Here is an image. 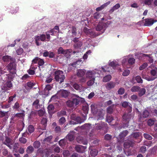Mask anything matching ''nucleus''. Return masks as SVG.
Here are the masks:
<instances>
[{
    "label": "nucleus",
    "instance_id": "1",
    "mask_svg": "<svg viewBox=\"0 0 157 157\" xmlns=\"http://www.w3.org/2000/svg\"><path fill=\"white\" fill-rule=\"evenodd\" d=\"M81 98L75 94H73L71 99L66 102V104L69 107H74L79 104Z\"/></svg>",
    "mask_w": 157,
    "mask_h": 157
},
{
    "label": "nucleus",
    "instance_id": "2",
    "mask_svg": "<svg viewBox=\"0 0 157 157\" xmlns=\"http://www.w3.org/2000/svg\"><path fill=\"white\" fill-rule=\"evenodd\" d=\"M55 79L57 82L61 83L64 81L65 76L63 72L60 70H58L55 72Z\"/></svg>",
    "mask_w": 157,
    "mask_h": 157
},
{
    "label": "nucleus",
    "instance_id": "3",
    "mask_svg": "<svg viewBox=\"0 0 157 157\" xmlns=\"http://www.w3.org/2000/svg\"><path fill=\"white\" fill-rule=\"evenodd\" d=\"M8 70L10 71V73L12 74L16 73V64L15 61L11 62L7 66Z\"/></svg>",
    "mask_w": 157,
    "mask_h": 157
},
{
    "label": "nucleus",
    "instance_id": "4",
    "mask_svg": "<svg viewBox=\"0 0 157 157\" xmlns=\"http://www.w3.org/2000/svg\"><path fill=\"white\" fill-rule=\"evenodd\" d=\"M3 143L8 147L10 149H12L11 145H12L13 143L12 141V140L8 137L6 136L5 137V140Z\"/></svg>",
    "mask_w": 157,
    "mask_h": 157
},
{
    "label": "nucleus",
    "instance_id": "5",
    "mask_svg": "<svg viewBox=\"0 0 157 157\" xmlns=\"http://www.w3.org/2000/svg\"><path fill=\"white\" fill-rule=\"evenodd\" d=\"M151 76H150V79L149 80L153 81L157 78V68L152 70L150 72Z\"/></svg>",
    "mask_w": 157,
    "mask_h": 157
},
{
    "label": "nucleus",
    "instance_id": "6",
    "mask_svg": "<svg viewBox=\"0 0 157 157\" xmlns=\"http://www.w3.org/2000/svg\"><path fill=\"white\" fill-rule=\"evenodd\" d=\"M73 51L71 49H69L64 50L62 47L59 48L58 50V54H66L68 53H71Z\"/></svg>",
    "mask_w": 157,
    "mask_h": 157
},
{
    "label": "nucleus",
    "instance_id": "7",
    "mask_svg": "<svg viewBox=\"0 0 157 157\" xmlns=\"http://www.w3.org/2000/svg\"><path fill=\"white\" fill-rule=\"evenodd\" d=\"M122 122L123 125V128L128 127V114L125 113L122 117Z\"/></svg>",
    "mask_w": 157,
    "mask_h": 157
},
{
    "label": "nucleus",
    "instance_id": "8",
    "mask_svg": "<svg viewBox=\"0 0 157 157\" xmlns=\"http://www.w3.org/2000/svg\"><path fill=\"white\" fill-rule=\"evenodd\" d=\"M12 86V84L11 81H8L2 88V90L5 91H7L11 89Z\"/></svg>",
    "mask_w": 157,
    "mask_h": 157
},
{
    "label": "nucleus",
    "instance_id": "9",
    "mask_svg": "<svg viewBox=\"0 0 157 157\" xmlns=\"http://www.w3.org/2000/svg\"><path fill=\"white\" fill-rule=\"evenodd\" d=\"M144 25L150 26L154 23V20L151 18H147L144 20Z\"/></svg>",
    "mask_w": 157,
    "mask_h": 157
},
{
    "label": "nucleus",
    "instance_id": "10",
    "mask_svg": "<svg viewBox=\"0 0 157 157\" xmlns=\"http://www.w3.org/2000/svg\"><path fill=\"white\" fill-rule=\"evenodd\" d=\"M84 31L87 35L91 37H94L96 36L95 33L93 31L92 29H88L87 28H84Z\"/></svg>",
    "mask_w": 157,
    "mask_h": 157
},
{
    "label": "nucleus",
    "instance_id": "11",
    "mask_svg": "<svg viewBox=\"0 0 157 157\" xmlns=\"http://www.w3.org/2000/svg\"><path fill=\"white\" fill-rule=\"evenodd\" d=\"M86 148V146H83L81 145H77L75 147V149L76 151L81 153L84 152Z\"/></svg>",
    "mask_w": 157,
    "mask_h": 157
},
{
    "label": "nucleus",
    "instance_id": "12",
    "mask_svg": "<svg viewBox=\"0 0 157 157\" xmlns=\"http://www.w3.org/2000/svg\"><path fill=\"white\" fill-rule=\"evenodd\" d=\"M24 117L22 116L21 114L18 113L14 114L13 115L11 118V120L13 121H16L19 119L23 118Z\"/></svg>",
    "mask_w": 157,
    "mask_h": 157
},
{
    "label": "nucleus",
    "instance_id": "13",
    "mask_svg": "<svg viewBox=\"0 0 157 157\" xmlns=\"http://www.w3.org/2000/svg\"><path fill=\"white\" fill-rule=\"evenodd\" d=\"M9 111L5 112L4 111H0V117L2 118L4 117L3 120L6 121L7 120L9 117L8 113Z\"/></svg>",
    "mask_w": 157,
    "mask_h": 157
},
{
    "label": "nucleus",
    "instance_id": "14",
    "mask_svg": "<svg viewBox=\"0 0 157 157\" xmlns=\"http://www.w3.org/2000/svg\"><path fill=\"white\" fill-rule=\"evenodd\" d=\"M86 115H84V120H83V119H81L80 117H77L76 120H75V121H71V123L73 124H76L78 123H81L82 122H84V121L86 120Z\"/></svg>",
    "mask_w": 157,
    "mask_h": 157
},
{
    "label": "nucleus",
    "instance_id": "15",
    "mask_svg": "<svg viewBox=\"0 0 157 157\" xmlns=\"http://www.w3.org/2000/svg\"><path fill=\"white\" fill-rule=\"evenodd\" d=\"M127 134L128 131L127 130L121 132L119 135L120 140L119 141L120 142H123L124 140V137L127 136Z\"/></svg>",
    "mask_w": 157,
    "mask_h": 157
},
{
    "label": "nucleus",
    "instance_id": "16",
    "mask_svg": "<svg viewBox=\"0 0 157 157\" xmlns=\"http://www.w3.org/2000/svg\"><path fill=\"white\" fill-rule=\"evenodd\" d=\"M77 141L80 144H82L86 145L88 143V141L86 139H84L82 136H79L77 138Z\"/></svg>",
    "mask_w": 157,
    "mask_h": 157
},
{
    "label": "nucleus",
    "instance_id": "17",
    "mask_svg": "<svg viewBox=\"0 0 157 157\" xmlns=\"http://www.w3.org/2000/svg\"><path fill=\"white\" fill-rule=\"evenodd\" d=\"M2 59L4 62H13L15 61V59L10 56H5L3 57Z\"/></svg>",
    "mask_w": 157,
    "mask_h": 157
},
{
    "label": "nucleus",
    "instance_id": "18",
    "mask_svg": "<svg viewBox=\"0 0 157 157\" xmlns=\"http://www.w3.org/2000/svg\"><path fill=\"white\" fill-rule=\"evenodd\" d=\"M86 75L87 77L89 79H95V74L92 71H88L86 73Z\"/></svg>",
    "mask_w": 157,
    "mask_h": 157
},
{
    "label": "nucleus",
    "instance_id": "19",
    "mask_svg": "<svg viewBox=\"0 0 157 157\" xmlns=\"http://www.w3.org/2000/svg\"><path fill=\"white\" fill-rule=\"evenodd\" d=\"M115 85L116 83L115 82H110L106 84L105 87L107 89L110 90L114 88Z\"/></svg>",
    "mask_w": 157,
    "mask_h": 157
},
{
    "label": "nucleus",
    "instance_id": "20",
    "mask_svg": "<svg viewBox=\"0 0 157 157\" xmlns=\"http://www.w3.org/2000/svg\"><path fill=\"white\" fill-rule=\"evenodd\" d=\"M91 124L89 123H86L80 127L82 129H85L87 131L89 130L91 128Z\"/></svg>",
    "mask_w": 157,
    "mask_h": 157
},
{
    "label": "nucleus",
    "instance_id": "21",
    "mask_svg": "<svg viewBox=\"0 0 157 157\" xmlns=\"http://www.w3.org/2000/svg\"><path fill=\"white\" fill-rule=\"evenodd\" d=\"M61 96L63 98L67 97L70 94V92L66 90H63L59 92Z\"/></svg>",
    "mask_w": 157,
    "mask_h": 157
},
{
    "label": "nucleus",
    "instance_id": "22",
    "mask_svg": "<svg viewBox=\"0 0 157 157\" xmlns=\"http://www.w3.org/2000/svg\"><path fill=\"white\" fill-rule=\"evenodd\" d=\"M77 71V75L79 77L83 76L85 75L86 72L85 70L82 69H78Z\"/></svg>",
    "mask_w": 157,
    "mask_h": 157
},
{
    "label": "nucleus",
    "instance_id": "23",
    "mask_svg": "<svg viewBox=\"0 0 157 157\" xmlns=\"http://www.w3.org/2000/svg\"><path fill=\"white\" fill-rule=\"evenodd\" d=\"M107 124L104 122H101V124H98L96 126V128L98 129L101 130L104 128L106 127Z\"/></svg>",
    "mask_w": 157,
    "mask_h": 157
},
{
    "label": "nucleus",
    "instance_id": "24",
    "mask_svg": "<svg viewBox=\"0 0 157 157\" xmlns=\"http://www.w3.org/2000/svg\"><path fill=\"white\" fill-rule=\"evenodd\" d=\"M48 150L46 149H39L37 151V153H40L41 155L43 156L44 154H45L46 155H47L48 154Z\"/></svg>",
    "mask_w": 157,
    "mask_h": 157
},
{
    "label": "nucleus",
    "instance_id": "25",
    "mask_svg": "<svg viewBox=\"0 0 157 157\" xmlns=\"http://www.w3.org/2000/svg\"><path fill=\"white\" fill-rule=\"evenodd\" d=\"M47 121L48 120L46 116H44V117L42 118V119L41 120V124L44 126V128L47 125Z\"/></svg>",
    "mask_w": 157,
    "mask_h": 157
},
{
    "label": "nucleus",
    "instance_id": "26",
    "mask_svg": "<svg viewBox=\"0 0 157 157\" xmlns=\"http://www.w3.org/2000/svg\"><path fill=\"white\" fill-rule=\"evenodd\" d=\"M96 31H102V33L103 32V28L101 23L98 24L95 27Z\"/></svg>",
    "mask_w": 157,
    "mask_h": 157
},
{
    "label": "nucleus",
    "instance_id": "27",
    "mask_svg": "<svg viewBox=\"0 0 157 157\" xmlns=\"http://www.w3.org/2000/svg\"><path fill=\"white\" fill-rule=\"evenodd\" d=\"M110 23L111 22L109 21H107L106 22L101 23L103 28V32L102 33H104V32L106 29L109 26Z\"/></svg>",
    "mask_w": 157,
    "mask_h": 157
},
{
    "label": "nucleus",
    "instance_id": "28",
    "mask_svg": "<svg viewBox=\"0 0 157 157\" xmlns=\"http://www.w3.org/2000/svg\"><path fill=\"white\" fill-rule=\"evenodd\" d=\"M66 138L69 141H71L75 139V136L74 134H68L66 136Z\"/></svg>",
    "mask_w": 157,
    "mask_h": 157
},
{
    "label": "nucleus",
    "instance_id": "29",
    "mask_svg": "<svg viewBox=\"0 0 157 157\" xmlns=\"http://www.w3.org/2000/svg\"><path fill=\"white\" fill-rule=\"evenodd\" d=\"M122 65L123 67L125 68H128V58L126 57L122 60Z\"/></svg>",
    "mask_w": 157,
    "mask_h": 157
},
{
    "label": "nucleus",
    "instance_id": "30",
    "mask_svg": "<svg viewBox=\"0 0 157 157\" xmlns=\"http://www.w3.org/2000/svg\"><path fill=\"white\" fill-rule=\"evenodd\" d=\"M98 152V151L97 149H93L90 151V153L92 156L95 157L97 155Z\"/></svg>",
    "mask_w": 157,
    "mask_h": 157
},
{
    "label": "nucleus",
    "instance_id": "31",
    "mask_svg": "<svg viewBox=\"0 0 157 157\" xmlns=\"http://www.w3.org/2000/svg\"><path fill=\"white\" fill-rule=\"evenodd\" d=\"M120 7V4L117 3L109 11L110 13H112L115 10L118 9Z\"/></svg>",
    "mask_w": 157,
    "mask_h": 157
},
{
    "label": "nucleus",
    "instance_id": "32",
    "mask_svg": "<svg viewBox=\"0 0 157 157\" xmlns=\"http://www.w3.org/2000/svg\"><path fill=\"white\" fill-rule=\"evenodd\" d=\"M138 95L139 96L141 97L144 95L146 93V89L144 88H140L139 90Z\"/></svg>",
    "mask_w": 157,
    "mask_h": 157
},
{
    "label": "nucleus",
    "instance_id": "33",
    "mask_svg": "<svg viewBox=\"0 0 157 157\" xmlns=\"http://www.w3.org/2000/svg\"><path fill=\"white\" fill-rule=\"evenodd\" d=\"M101 69L103 71L105 72H112V69L109 66H106L105 67V68L104 67H102Z\"/></svg>",
    "mask_w": 157,
    "mask_h": 157
},
{
    "label": "nucleus",
    "instance_id": "34",
    "mask_svg": "<svg viewBox=\"0 0 157 157\" xmlns=\"http://www.w3.org/2000/svg\"><path fill=\"white\" fill-rule=\"evenodd\" d=\"M142 76L143 78L146 79L148 81H150L149 79H150V76H148L147 75L146 73L144 71H143L142 73Z\"/></svg>",
    "mask_w": 157,
    "mask_h": 157
},
{
    "label": "nucleus",
    "instance_id": "35",
    "mask_svg": "<svg viewBox=\"0 0 157 157\" xmlns=\"http://www.w3.org/2000/svg\"><path fill=\"white\" fill-rule=\"evenodd\" d=\"M67 141L65 139L61 140L59 142V145L61 147H63L66 144Z\"/></svg>",
    "mask_w": 157,
    "mask_h": 157
},
{
    "label": "nucleus",
    "instance_id": "36",
    "mask_svg": "<svg viewBox=\"0 0 157 157\" xmlns=\"http://www.w3.org/2000/svg\"><path fill=\"white\" fill-rule=\"evenodd\" d=\"M98 120H101L103 119L104 114L102 113V111H99L98 112Z\"/></svg>",
    "mask_w": 157,
    "mask_h": 157
},
{
    "label": "nucleus",
    "instance_id": "37",
    "mask_svg": "<svg viewBox=\"0 0 157 157\" xmlns=\"http://www.w3.org/2000/svg\"><path fill=\"white\" fill-rule=\"evenodd\" d=\"M34 150L33 147L31 146H28L26 150V152L27 154H31L32 153Z\"/></svg>",
    "mask_w": 157,
    "mask_h": 157
},
{
    "label": "nucleus",
    "instance_id": "38",
    "mask_svg": "<svg viewBox=\"0 0 157 157\" xmlns=\"http://www.w3.org/2000/svg\"><path fill=\"white\" fill-rule=\"evenodd\" d=\"M36 38H39V40L44 41L46 39V35L45 34H41L40 36H35Z\"/></svg>",
    "mask_w": 157,
    "mask_h": 157
},
{
    "label": "nucleus",
    "instance_id": "39",
    "mask_svg": "<svg viewBox=\"0 0 157 157\" xmlns=\"http://www.w3.org/2000/svg\"><path fill=\"white\" fill-rule=\"evenodd\" d=\"M109 67H112L113 69H114L118 65V64L113 61L109 62Z\"/></svg>",
    "mask_w": 157,
    "mask_h": 157
},
{
    "label": "nucleus",
    "instance_id": "40",
    "mask_svg": "<svg viewBox=\"0 0 157 157\" xmlns=\"http://www.w3.org/2000/svg\"><path fill=\"white\" fill-rule=\"evenodd\" d=\"M82 45V42L79 41L78 42L75 43L74 44V47L75 48H80L81 46Z\"/></svg>",
    "mask_w": 157,
    "mask_h": 157
},
{
    "label": "nucleus",
    "instance_id": "41",
    "mask_svg": "<svg viewBox=\"0 0 157 157\" xmlns=\"http://www.w3.org/2000/svg\"><path fill=\"white\" fill-rule=\"evenodd\" d=\"M111 78V76L110 75H108L105 76L103 79V81L104 82H107Z\"/></svg>",
    "mask_w": 157,
    "mask_h": 157
},
{
    "label": "nucleus",
    "instance_id": "42",
    "mask_svg": "<svg viewBox=\"0 0 157 157\" xmlns=\"http://www.w3.org/2000/svg\"><path fill=\"white\" fill-rule=\"evenodd\" d=\"M81 62V61H80L78 60L76 62H74L72 63H70V65L72 66L73 67L76 68L77 67H78V66L80 64Z\"/></svg>",
    "mask_w": 157,
    "mask_h": 157
},
{
    "label": "nucleus",
    "instance_id": "43",
    "mask_svg": "<svg viewBox=\"0 0 157 157\" xmlns=\"http://www.w3.org/2000/svg\"><path fill=\"white\" fill-rule=\"evenodd\" d=\"M40 144L39 141H35L33 144V146L35 148H38L40 146Z\"/></svg>",
    "mask_w": 157,
    "mask_h": 157
},
{
    "label": "nucleus",
    "instance_id": "44",
    "mask_svg": "<svg viewBox=\"0 0 157 157\" xmlns=\"http://www.w3.org/2000/svg\"><path fill=\"white\" fill-rule=\"evenodd\" d=\"M66 115V112L64 110H62L57 113V115L58 117H60L62 116Z\"/></svg>",
    "mask_w": 157,
    "mask_h": 157
},
{
    "label": "nucleus",
    "instance_id": "45",
    "mask_svg": "<svg viewBox=\"0 0 157 157\" xmlns=\"http://www.w3.org/2000/svg\"><path fill=\"white\" fill-rule=\"evenodd\" d=\"M113 105H111L109 106L107 109V113L111 114L112 113L113 110Z\"/></svg>",
    "mask_w": 157,
    "mask_h": 157
},
{
    "label": "nucleus",
    "instance_id": "46",
    "mask_svg": "<svg viewBox=\"0 0 157 157\" xmlns=\"http://www.w3.org/2000/svg\"><path fill=\"white\" fill-rule=\"evenodd\" d=\"M28 129L29 132L31 133L33 132L35 130L34 127L32 125H29L28 127Z\"/></svg>",
    "mask_w": 157,
    "mask_h": 157
},
{
    "label": "nucleus",
    "instance_id": "47",
    "mask_svg": "<svg viewBox=\"0 0 157 157\" xmlns=\"http://www.w3.org/2000/svg\"><path fill=\"white\" fill-rule=\"evenodd\" d=\"M45 113L44 109H40L38 111V115L40 117L43 116Z\"/></svg>",
    "mask_w": 157,
    "mask_h": 157
},
{
    "label": "nucleus",
    "instance_id": "48",
    "mask_svg": "<svg viewBox=\"0 0 157 157\" xmlns=\"http://www.w3.org/2000/svg\"><path fill=\"white\" fill-rule=\"evenodd\" d=\"M140 89V87L138 86H134L132 87L131 89L132 92H136L138 91Z\"/></svg>",
    "mask_w": 157,
    "mask_h": 157
},
{
    "label": "nucleus",
    "instance_id": "49",
    "mask_svg": "<svg viewBox=\"0 0 157 157\" xmlns=\"http://www.w3.org/2000/svg\"><path fill=\"white\" fill-rule=\"evenodd\" d=\"M90 80H89L87 83V85L89 86H92L94 82V80L95 79H90Z\"/></svg>",
    "mask_w": 157,
    "mask_h": 157
},
{
    "label": "nucleus",
    "instance_id": "50",
    "mask_svg": "<svg viewBox=\"0 0 157 157\" xmlns=\"http://www.w3.org/2000/svg\"><path fill=\"white\" fill-rule=\"evenodd\" d=\"M135 59L133 58H130L128 59V66L129 65H133L135 62Z\"/></svg>",
    "mask_w": 157,
    "mask_h": 157
},
{
    "label": "nucleus",
    "instance_id": "51",
    "mask_svg": "<svg viewBox=\"0 0 157 157\" xmlns=\"http://www.w3.org/2000/svg\"><path fill=\"white\" fill-rule=\"evenodd\" d=\"M82 109L83 110L84 112L86 114V113H87L89 110L88 105H86L83 106Z\"/></svg>",
    "mask_w": 157,
    "mask_h": 157
},
{
    "label": "nucleus",
    "instance_id": "52",
    "mask_svg": "<svg viewBox=\"0 0 157 157\" xmlns=\"http://www.w3.org/2000/svg\"><path fill=\"white\" fill-rule=\"evenodd\" d=\"M149 112L147 110H144L143 113V117L146 118L148 117L149 115Z\"/></svg>",
    "mask_w": 157,
    "mask_h": 157
},
{
    "label": "nucleus",
    "instance_id": "53",
    "mask_svg": "<svg viewBox=\"0 0 157 157\" xmlns=\"http://www.w3.org/2000/svg\"><path fill=\"white\" fill-rule=\"evenodd\" d=\"M73 87L77 90H79L80 89L81 86L79 85L77 83H74L73 85Z\"/></svg>",
    "mask_w": 157,
    "mask_h": 157
},
{
    "label": "nucleus",
    "instance_id": "54",
    "mask_svg": "<svg viewBox=\"0 0 157 157\" xmlns=\"http://www.w3.org/2000/svg\"><path fill=\"white\" fill-rule=\"evenodd\" d=\"M23 52V49L22 48H20L16 51L17 54L18 55H21Z\"/></svg>",
    "mask_w": 157,
    "mask_h": 157
},
{
    "label": "nucleus",
    "instance_id": "55",
    "mask_svg": "<svg viewBox=\"0 0 157 157\" xmlns=\"http://www.w3.org/2000/svg\"><path fill=\"white\" fill-rule=\"evenodd\" d=\"M113 120V117L111 116H108L106 118V121L109 123H110Z\"/></svg>",
    "mask_w": 157,
    "mask_h": 157
},
{
    "label": "nucleus",
    "instance_id": "56",
    "mask_svg": "<svg viewBox=\"0 0 157 157\" xmlns=\"http://www.w3.org/2000/svg\"><path fill=\"white\" fill-rule=\"evenodd\" d=\"M39 103V100L38 99H36L33 103V105L35 106L36 109H37L38 105Z\"/></svg>",
    "mask_w": 157,
    "mask_h": 157
},
{
    "label": "nucleus",
    "instance_id": "57",
    "mask_svg": "<svg viewBox=\"0 0 157 157\" xmlns=\"http://www.w3.org/2000/svg\"><path fill=\"white\" fill-rule=\"evenodd\" d=\"M153 1V0H144V3L146 5L149 6L151 5Z\"/></svg>",
    "mask_w": 157,
    "mask_h": 157
},
{
    "label": "nucleus",
    "instance_id": "58",
    "mask_svg": "<svg viewBox=\"0 0 157 157\" xmlns=\"http://www.w3.org/2000/svg\"><path fill=\"white\" fill-rule=\"evenodd\" d=\"M65 121L66 119L65 117H61L59 120V123L61 125H62L63 124Z\"/></svg>",
    "mask_w": 157,
    "mask_h": 157
},
{
    "label": "nucleus",
    "instance_id": "59",
    "mask_svg": "<svg viewBox=\"0 0 157 157\" xmlns=\"http://www.w3.org/2000/svg\"><path fill=\"white\" fill-rule=\"evenodd\" d=\"M52 138V136H50L44 139L43 141L44 142H50Z\"/></svg>",
    "mask_w": 157,
    "mask_h": 157
},
{
    "label": "nucleus",
    "instance_id": "60",
    "mask_svg": "<svg viewBox=\"0 0 157 157\" xmlns=\"http://www.w3.org/2000/svg\"><path fill=\"white\" fill-rule=\"evenodd\" d=\"M136 80L139 83H142L143 82V80L139 76H137L136 77Z\"/></svg>",
    "mask_w": 157,
    "mask_h": 157
},
{
    "label": "nucleus",
    "instance_id": "61",
    "mask_svg": "<svg viewBox=\"0 0 157 157\" xmlns=\"http://www.w3.org/2000/svg\"><path fill=\"white\" fill-rule=\"evenodd\" d=\"M154 121L152 119H150L148 120V125L150 126H151L154 124Z\"/></svg>",
    "mask_w": 157,
    "mask_h": 157
},
{
    "label": "nucleus",
    "instance_id": "62",
    "mask_svg": "<svg viewBox=\"0 0 157 157\" xmlns=\"http://www.w3.org/2000/svg\"><path fill=\"white\" fill-rule=\"evenodd\" d=\"M112 137V136L109 134H106L105 136V139L109 141L110 140Z\"/></svg>",
    "mask_w": 157,
    "mask_h": 157
},
{
    "label": "nucleus",
    "instance_id": "63",
    "mask_svg": "<svg viewBox=\"0 0 157 157\" xmlns=\"http://www.w3.org/2000/svg\"><path fill=\"white\" fill-rule=\"evenodd\" d=\"M144 136L147 139L151 140L152 139L151 136L148 134L144 133Z\"/></svg>",
    "mask_w": 157,
    "mask_h": 157
},
{
    "label": "nucleus",
    "instance_id": "64",
    "mask_svg": "<svg viewBox=\"0 0 157 157\" xmlns=\"http://www.w3.org/2000/svg\"><path fill=\"white\" fill-rule=\"evenodd\" d=\"M117 92L119 94H123L124 92V89L123 88H121L118 90Z\"/></svg>",
    "mask_w": 157,
    "mask_h": 157
}]
</instances>
